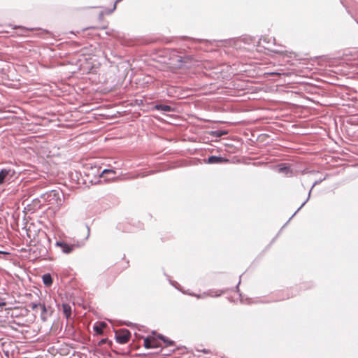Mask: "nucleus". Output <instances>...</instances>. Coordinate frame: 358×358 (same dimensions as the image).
<instances>
[{
	"instance_id": "obj_10",
	"label": "nucleus",
	"mask_w": 358,
	"mask_h": 358,
	"mask_svg": "<svg viewBox=\"0 0 358 358\" xmlns=\"http://www.w3.org/2000/svg\"><path fill=\"white\" fill-rule=\"evenodd\" d=\"M43 281L44 285L46 286H50L52 283V279L50 274H45L43 276Z\"/></svg>"
},
{
	"instance_id": "obj_11",
	"label": "nucleus",
	"mask_w": 358,
	"mask_h": 358,
	"mask_svg": "<svg viewBox=\"0 0 358 358\" xmlns=\"http://www.w3.org/2000/svg\"><path fill=\"white\" fill-rule=\"evenodd\" d=\"M9 172H10L9 170H6V169H2L0 171V184L3 183L6 178L9 174Z\"/></svg>"
},
{
	"instance_id": "obj_9",
	"label": "nucleus",
	"mask_w": 358,
	"mask_h": 358,
	"mask_svg": "<svg viewBox=\"0 0 358 358\" xmlns=\"http://www.w3.org/2000/svg\"><path fill=\"white\" fill-rule=\"evenodd\" d=\"M106 327V323L101 322L98 325L94 326V329L95 332L98 334H102L103 332V329Z\"/></svg>"
},
{
	"instance_id": "obj_12",
	"label": "nucleus",
	"mask_w": 358,
	"mask_h": 358,
	"mask_svg": "<svg viewBox=\"0 0 358 358\" xmlns=\"http://www.w3.org/2000/svg\"><path fill=\"white\" fill-rule=\"evenodd\" d=\"M105 343H108V344L111 345V344H112V342H111V341H108V338H103V339H101V340L98 343V345H99V346H102V345H103V344H105Z\"/></svg>"
},
{
	"instance_id": "obj_13",
	"label": "nucleus",
	"mask_w": 358,
	"mask_h": 358,
	"mask_svg": "<svg viewBox=\"0 0 358 358\" xmlns=\"http://www.w3.org/2000/svg\"><path fill=\"white\" fill-rule=\"evenodd\" d=\"M279 171L280 172H285L287 175H288V173L289 172V169L287 167H281L279 169Z\"/></svg>"
},
{
	"instance_id": "obj_8",
	"label": "nucleus",
	"mask_w": 358,
	"mask_h": 358,
	"mask_svg": "<svg viewBox=\"0 0 358 358\" xmlns=\"http://www.w3.org/2000/svg\"><path fill=\"white\" fill-rule=\"evenodd\" d=\"M155 108L159 110L169 112L173 111V110L170 106L164 105V104H158L155 106Z\"/></svg>"
},
{
	"instance_id": "obj_1",
	"label": "nucleus",
	"mask_w": 358,
	"mask_h": 358,
	"mask_svg": "<svg viewBox=\"0 0 358 358\" xmlns=\"http://www.w3.org/2000/svg\"><path fill=\"white\" fill-rule=\"evenodd\" d=\"M29 308H30L33 311H34L36 313H40L41 317L43 320H46L47 316V309L43 303H30L28 305Z\"/></svg>"
},
{
	"instance_id": "obj_17",
	"label": "nucleus",
	"mask_w": 358,
	"mask_h": 358,
	"mask_svg": "<svg viewBox=\"0 0 358 358\" xmlns=\"http://www.w3.org/2000/svg\"><path fill=\"white\" fill-rule=\"evenodd\" d=\"M121 0H116L115 1V3H117V2L120 1Z\"/></svg>"
},
{
	"instance_id": "obj_6",
	"label": "nucleus",
	"mask_w": 358,
	"mask_h": 358,
	"mask_svg": "<svg viewBox=\"0 0 358 358\" xmlns=\"http://www.w3.org/2000/svg\"><path fill=\"white\" fill-rule=\"evenodd\" d=\"M228 162V159H226L221 157L217 156H211L208 159V163L209 164H219Z\"/></svg>"
},
{
	"instance_id": "obj_16",
	"label": "nucleus",
	"mask_w": 358,
	"mask_h": 358,
	"mask_svg": "<svg viewBox=\"0 0 358 358\" xmlns=\"http://www.w3.org/2000/svg\"><path fill=\"white\" fill-rule=\"evenodd\" d=\"M6 302L3 300H0V307H3L6 306Z\"/></svg>"
},
{
	"instance_id": "obj_5",
	"label": "nucleus",
	"mask_w": 358,
	"mask_h": 358,
	"mask_svg": "<svg viewBox=\"0 0 358 358\" xmlns=\"http://www.w3.org/2000/svg\"><path fill=\"white\" fill-rule=\"evenodd\" d=\"M56 245L60 247L62 251L66 254L71 253L75 248V245H69L65 242H57Z\"/></svg>"
},
{
	"instance_id": "obj_3",
	"label": "nucleus",
	"mask_w": 358,
	"mask_h": 358,
	"mask_svg": "<svg viewBox=\"0 0 358 358\" xmlns=\"http://www.w3.org/2000/svg\"><path fill=\"white\" fill-rule=\"evenodd\" d=\"M145 348H157L161 347L160 341L155 337H147L144 339Z\"/></svg>"
},
{
	"instance_id": "obj_2",
	"label": "nucleus",
	"mask_w": 358,
	"mask_h": 358,
	"mask_svg": "<svg viewBox=\"0 0 358 358\" xmlns=\"http://www.w3.org/2000/svg\"><path fill=\"white\" fill-rule=\"evenodd\" d=\"M131 338V333L127 329H122L116 333V341L121 344L127 343Z\"/></svg>"
},
{
	"instance_id": "obj_15",
	"label": "nucleus",
	"mask_w": 358,
	"mask_h": 358,
	"mask_svg": "<svg viewBox=\"0 0 358 358\" xmlns=\"http://www.w3.org/2000/svg\"><path fill=\"white\" fill-rule=\"evenodd\" d=\"M115 173V171L113 170H110V169H105L102 171V174H105V173Z\"/></svg>"
},
{
	"instance_id": "obj_4",
	"label": "nucleus",
	"mask_w": 358,
	"mask_h": 358,
	"mask_svg": "<svg viewBox=\"0 0 358 358\" xmlns=\"http://www.w3.org/2000/svg\"><path fill=\"white\" fill-rule=\"evenodd\" d=\"M61 192L59 190H52L51 192L45 194V198L47 201H60Z\"/></svg>"
},
{
	"instance_id": "obj_7",
	"label": "nucleus",
	"mask_w": 358,
	"mask_h": 358,
	"mask_svg": "<svg viewBox=\"0 0 358 358\" xmlns=\"http://www.w3.org/2000/svg\"><path fill=\"white\" fill-rule=\"evenodd\" d=\"M62 310L64 316L69 318L71 315V307L70 305L64 303L62 304Z\"/></svg>"
},
{
	"instance_id": "obj_14",
	"label": "nucleus",
	"mask_w": 358,
	"mask_h": 358,
	"mask_svg": "<svg viewBox=\"0 0 358 358\" xmlns=\"http://www.w3.org/2000/svg\"><path fill=\"white\" fill-rule=\"evenodd\" d=\"M199 352H201L204 354H211L212 352L209 349H202V350H198Z\"/></svg>"
},
{
	"instance_id": "obj_18",
	"label": "nucleus",
	"mask_w": 358,
	"mask_h": 358,
	"mask_svg": "<svg viewBox=\"0 0 358 358\" xmlns=\"http://www.w3.org/2000/svg\"><path fill=\"white\" fill-rule=\"evenodd\" d=\"M173 343L172 341L169 342V345H171Z\"/></svg>"
}]
</instances>
